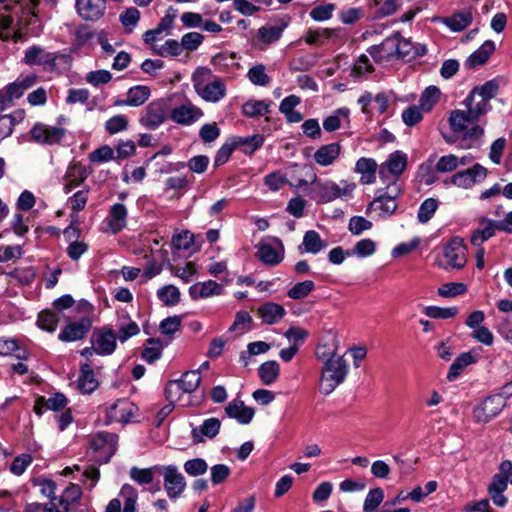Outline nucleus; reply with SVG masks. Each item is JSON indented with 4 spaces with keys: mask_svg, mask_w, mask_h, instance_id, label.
Wrapping results in <instances>:
<instances>
[{
    "mask_svg": "<svg viewBox=\"0 0 512 512\" xmlns=\"http://www.w3.org/2000/svg\"><path fill=\"white\" fill-rule=\"evenodd\" d=\"M315 354L323 361L319 380L320 392L329 395L345 381L349 371L348 363L344 356L336 354V348L326 349L325 346H318Z\"/></svg>",
    "mask_w": 512,
    "mask_h": 512,
    "instance_id": "1",
    "label": "nucleus"
},
{
    "mask_svg": "<svg viewBox=\"0 0 512 512\" xmlns=\"http://www.w3.org/2000/svg\"><path fill=\"white\" fill-rule=\"evenodd\" d=\"M449 125L453 132L452 137H446L447 143H456L462 149L479 147L482 144L484 129L477 124L468 111L454 110L449 117Z\"/></svg>",
    "mask_w": 512,
    "mask_h": 512,
    "instance_id": "2",
    "label": "nucleus"
},
{
    "mask_svg": "<svg viewBox=\"0 0 512 512\" xmlns=\"http://www.w3.org/2000/svg\"><path fill=\"white\" fill-rule=\"evenodd\" d=\"M192 83L197 94L207 102H219L226 95L225 84L221 79H213L209 68L198 67L192 74Z\"/></svg>",
    "mask_w": 512,
    "mask_h": 512,
    "instance_id": "3",
    "label": "nucleus"
},
{
    "mask_svg": "<svg viewBox=\"0 0 512 512\" xmlns=\"http://www.w3.org/2000/svg\"><path fill=\"white\" fill-rule=\"evenodd\" d=\"M498 88V84L490 80L470 91L463 104L472 118L479 121L481 116L491 110L490 100L497 95Z\"/></svg>",
    "mask_w": 512,
    "mask_h": 512,
    "instance_id": "4",
    "label": "nucleus"
},
{
    "mask_svg": "<svg viewBox=\"0 0 512 512\" xmlns=\"http://www.w3.org/2000/svg\"><path fill=\"white\" fill-rule=\"evenodd\" d=\"M512 394V383L505 385L500 394L485 398L473 410V419L476 423L486 424L498 416L506 406V398Z\"/></svg>",
    "mask_w": 512,
    "mask_h": 512,
    "instance_id": "5",
    "label": "nucleus"
},
{
    "mask_svg": "<svg viewBox=\"0 0 512 512\" xmlns=\"http://www.w3.org/2000/svg\"><path fill=\"white\" fill-rule=\"evenodd\" d=\"M401 192L402 188L398 183H389L385 191H378V195L369 203L366 213L375 211L379 217H390L398 207L396 199L400 196Z\"/></svg>",
    "mask_w": 512,
    "mask_h": 512,
    "instance_id": "6",
    "label": "nucleus"
},
{
    "mask_svg": "<svg viewBox=\"0 0 512 512\" xmlns=\"http://www.w3.org/2000/svg\"><path fill=\"white\" fill-rule=\"evenodd\" d=\"M355 189L356 184L348 180L343 179L339 183L326 180L316 185L315 193L319 203H329L337 198L344 200L351 199Z\"/></svg>",
    "mask_w": 512,
    "mask_h": 512,
    "instance_id": "7",
    "label": "nucleus"
},
{
    "mask_svg": "<svg viewBox=\"0 0 512 512\" xmlns=\"http://www.w3.org/2000/svg\"><path fill=\"white\" fill-rule=\"evenodd\" d=\"M170 116V104L168 100L157 99L150 102L139 118L140 124L149 129L155 130L162 125Z\"/></svg>",
    "mask_w": 512,
    "mask_h": 512,
    "instance_id": "8",
    "label": "nucleus"
},
{
    "mask_svg": "<svg viewBox=\"0 0 512 512\" xmlns=\"http://www.w3.org/2000/svg\"><path fill=\"white\" fill-rule=\"evenodd\" d=\"M160 475L163 477V487L170 500L180 498L187 483L183 474L175 465H161Z\"/></svg>",
    "mask_w": 512,
    "mask_h": 512,
    "instance_id": "9",
    "label": "nucleus"
},
{
    "mask_svg": "<svg viewBox=\"0 0 512 512\" xmlns=\"http://www.w3.org/2000/svg\"><path fill=\"white\" fill-rule=\"evenodd\" d=\"M407 166V156L401 151L391 153L387 160L379 166V176L384 182H396Z\"/></svg>",
    "mask_w": 512,
    "mask_h": 512,
    "instance_id": "10",
    "label": "nucleus"
},
{
    "mask_svg": "<svg viewBox=\"0 0 512 512\" xmlns=\"http://www.w3.org/2000/svg\"><path fill=\"white\" fill-rule=\"evenodd\" d=\"M466 251L464 240L460 237H453L443 249L445 268L462 269L467 262Z\"/></svg>",
    "mask_w": 512,
    "mask_h": 512,
    "instance_id": "11",
    "label": "nucleus"
},
{
    "mask_svg": "<svg viewBox=\"0 0 512 512\" xmlns=\"http://www.w3.org/2000/svg\"><path fill=\"white\" fill-rule=\"evenodd\" d=\"M116 333L109 327L95 329L91 336V344L94 345L95 353L101 356L111 355L117 346Z\"/></svg>",
    "mask_w": 512,
    "mask_h": 512,
    "instance_id": "12",
    "label": "nucleus"
},
{
    "mask_svg": "<svg viewBox=\"0 0 512 512\" xmlns=\"http://www.w3.org/2000/svg\"><path fill=\"white\" fill-rule=\"evenodd\" d=\"M33 141L42 145H54L61 142L65 136V129L62 127L49 126L43 123H36L30 130Z\"/></svg>",
    "mask_w": 512,
    "mask_h": 512,
    "instance_id": "13",
    "label": "nucleus"
},
{
    "mask_svg": "<svg viewBox=\"0 0 512 512\" xmlns=\"http://www.w3.org/2000/svg\"><path fill=\"white\" fill-rule=\"evenodd\" d=\"M258 257L266 265L275 266L284 258V245L278 238H271L259 244Z\"/></svg>",
    "mask_w": 512,
    "mask_h": 512,
    "instance_id": "14",
    "label": "nucleus"
},
{
    "mask_svg": "<svg viewBox=\"0 0 512 512\" xmlns=\"http://www.w3.org/2000/svg\"><path fill=\"white\" fill-rule=\"evenodd\" d=\"M138 408L128 399H119L107 411L110 422L127 423L134 418Z\"/></svg>",
    "mask_w": 512,
    "mask_h": 512,
    "instance_id": "15",
    "label": "nucleus"
},
{
    "mask_svg": "<svg viewBox=\"0 0 512 512\" xmlns=\"http://www.w3.org/2000/svg\"><path fill=\"white\" fill-rule=\"evenodd\" d=\"M91 445L95 451L105 454L103 462L107 463L117 450L118 436L110 432H99L93 437Z\"/></svg>",
    "mask_w": 512,
    "mask_h": 512,
    "instance_id": "16",
    "label": "nucleus"
},
{
    "mask_svg": "<svg viewBox=\"0 0 512 512\" xmlns=\"http://www.w3.org/2000/svg\"><path fill=\"white\" fill-rule=\"evenodd\" d=\"M203 116V111L192 103H185L170 109L171 119L181 125H191Z\"/></svg>",
    "mask_w": 512,
    "mask_h": 512,
    "instance_id": "17",
    "label": "nucleus"
},
{
    "mask_svg": "<svg viewBox=\"0 0 512 512\" xmlns=\"http://www.w3.org/2000/svg\"><path fill=\"white\" fill-rule=\"evenodd\" d=\"M64 236L69 241V245L66 249L68 257L72 261H78L80 257L88 251V244L78 240L80 229L71 224L64 230Z\"/></svg>",
    "mask_w": 512,
    "mask_h": 512,
    "instance_id": "18",
    "label": "nucleus"
},
{
    "mask_svg": "<svg viewBox=\"0 0 512 512\" xmlns=\"http://www.w3.org/2000/svg\"><path fill=\"white\" fill-rule=\"evenodd\" d=\"M368 52L379 63L398 59L396 36L388 37L380 45L370 47Z\"/></svg>",
    "mask_w": 512,
    "mask_h": 512,
    "instance_id": "19",
    "label": "nucleus"
},
{
    "mask_svg": "<svg viewBox=\"0 0 512 512\" xmlns=\"http://www.w3.org/2000/svg\"><path fill=\"white\" fill-rule=\"evenodd\" d=\"M127 209L124 204L116 203L109 211L104 223L106 224L105 231L112 234H117L126 227L127 223Z\"/></svg>",
    "mask_w": 512,
    "mask_h": 512,
    "instance_id": "20",
    "label": "nucleus"
},
{
    "mask_svg": "<svg viewBox=\"0 0 512 512\" xmlns=\"http://www.w3.org/2000/svg\"><path fill=\"white\" fill-rule=\"evenodd\" d=\"M496 230H500V221L482 217L479 220V227L471 235V244L473 246H482L485 241L495 235Z\"/></svg>",
    "mask_w": 512,
    "mask_h": 512,
    "instance_id": "21",
    "label": "nucleus"
},
{
    "mask_svg": "<svg viewBox=\"0 0 512 512\" xmlns=\"http://www.w3.org/2000/svg\"><path fill=\"white\" fill-rule=\"evenodd\" d=\"M221 421L218 418H208L199 426L193 427L191 437L194 443H203L206 439L214 438L220 431Z\"/></svg>",
    "mask_w": 512,
    "mask_h": 512,
    "instance_id": "22",
    "label": "nucleus"
},
{
    "mask_svg": "<svg viewBox=\"0 0 512 512\" xmlns=\"http://www.w3.org/2000/svg\"><path fill=\"white\" fill-rule=\"evenodd\" d=\"M225 413L229 418L246 425L252 421L255 410L252 407L246 406L242 400L234 399L225 407Z\"/></svg>",
    "mask_w": 512,
    "mask_h": 512,
    "instance_id": "23",
    "label": "nucleus"
},
{
    "mask_svg": "<svg viewBox=\"0 0 512 512\" xmlns=\"http://www.w3.org/2000/svg\"><path fill=\"white\" fill-rule=\"evenodd\" d=\"M342 147L340 143L333 142L319 147L314 153V161L321 167L333 165L339 158Z\"/></svg>",
    "mask_w": 512,
    "mask_h": 512,
    "instance_id": "24",
    "label": "nucleus"
},
{
    "mask_svg": "<svg viewBox=\"0 0 512 512\" xmlns=\"http://www.w3.org/2000/svg\"><path fill=\"white\" fill-rule=\"evenodd\" d=\"M90 327V321L83 318L78 322H72L65 326V328L59 333L58 338L65 342L80 340L85 337Z\"/></svg>",
    "mask_w": 512,
    "mask_h": 512,
    "instance_id": "25",
    "label": "nucleus"
},
{
    "mask_svg": "<svg viewBox=\"0 0 512 512\" xmlns=\"http://www.w3.org/2000/svg\"><path fill=\"white\" fill-rule=\"evenodd\" d=\"M222 292L223 287L213 280L198 282L189 287V295L193 300L218 296L221 295Z\"/></svg>",
    "mask_w": 512,
    "mask_h": 512,
    "instance_id": "26",
    "label": "nucleus"
},
{
    "mask_svg": "<svg viewBox=\"0 0 512 512\" xmlns=\"http://www.w3.org/2000/svg\"><path fill=\"white\" fill-rule=\"evenodd\" d=\"M67 398L62 393H55L48 398L40 396L36 399L34 412L42 415L45 410L60 411L67 406Z\"/></svg>",
    "mask_w": 512,
    "mask_h": 512,
    "instance_id": "27",
    "label": "nucleus"
},
{
    "mask_svg": "<svg viewBox=\"0 0 512 512\" xmlns=\"http://www.w3.org/2000/svg\"><path fill=\"white\" fill-rule=\"evenodd\" d=\"M56 56L41 48L40 46L33 45L25 51L24 62L27 65H54Z\"/></svg>",
    "mask_w": 512,
    "mask_h": 512,
    "instance_id": "28",
    "label": "nucleus"
},
{
    "mask_svg": "<svg viewBox=\"0 0 512 512\" xmlns=\"http://www.w3.org/2000/svg\"><path fill=\"white\" fill-rule=\"evenodd\" d=\"M87 178L86 168L80 163H72L68 166L64 176V192L70 193Z\"/></svg>",
    "mask_w": 512,
    "mask_h": 512,
    "instance_id": "29",
    "label": "nucleus"
},
{
    "mask_svg": "<svg viewBox=\"0 0 512 512\" xmlns=\"http://www.w3.org/2000/svg\"><path fill=\"white\" fill-rule=\"evenodd\" d=\"M37 79L35 74L21 75L13 83L6 86L5 93L10 100L18 99L26 90L37 83Z\"/></svg>",
    "mask_w": 512,
    "mask_h": 512,
    "instance_id": "30",
    "label": "nucleus"
},
{
    "mask_svg": "<svg viewBox=\"0 0 512 512\" xmlns=\"http://www.w3.org/2000/svg\"><path fill=\"white\" fill-rule=\"evenodd\" d=\"M257 314L263 323L272 325L282 320L286 315V310L280 304L267 302L258 307Z\"/></svg>",
    "mask_w": 512,
    "mask_h": 512,
    "instance_id": "31",
    "label": "nucleus"
},
{
    "mask_svg": "<svg viewBox=\"0 0 512 512\" xmlns=\"http://www.w3.org/2000/svg\"><path fill=\"white\" fill-rule=\"evenodd\" d=\"M472 13L463 10L448 17H440L437 20L454 32H460L472 23Z\"/></svg>",
    "mask_w": 512,
    "mask_h": 512,
    "instance_id": "32",
    "label": "nucleus"
},
{
    "mask_svg": "<svg viewBox=\"0 0 512 512\" xmlns=\"http://www.w3.org/2000/svg\"><path fill=\"white\" fill-rule=\"evenodd\" d=\"M495 51V43L491 40L485 41L476 51H474L465 61L467 68H476L487 62L490 55Z\"/></svg>",
    "mask_w": 512,
    "mask_h": 512,
    "instance_id": "33",
    "label": "nucleus"
},
{
    "mask_svg": "<svg viewBox=\"0 0 512 512\" xmlns=\"http://www.w3.org/2000/svg\"><path fill=\"white\" fill-rule=\"evenodd\" d=\"M327 247V243L321 238L320 234L314 230H308L303 236L302 244L299 246L301 253L318 254Z\"/></svg>",
    "mask_w": 512,
    "mask_h": 512,
    "instance_id": "34",
    "label": "nucleus"
},
{
    "mask_svg": "<svg viewBox=\"0 0 512 512\" xmlns=\"http://www.w3.org/2000/svg\"><path fill=\"white\" fill-rule=\"evenodd\" d=\"M286 27L287 22L285 21H281L276 24L269 23L258 29L257 38L263 44H272L281 38Z\"/></svg>",
    "mask_w": 512,
    "mask_h": 512,
    "instance_id": "35",
    "label": "nucleus"
},
{
    "mask_svg": "<svg viewBox=\"0 0 512 512\" xmlns=\"http://www.w3.org/2000/svg\"><path fill=\"white\" fill-rule=\"evenodd\" d=\"M77 13L86 21H96L103 16L105 2H75Z\"/></svg>",
    "mask_w": 512,
    "mask_h": 512,
    "instance_id": "36",
    "label": "nucleus"
},
{
    "mask_svg": "<svg viewBox=\"0 0 512 512\" xmlns=\"http://www.w3.org/2000/svg\"><path fill=\"white\" fill-rule=\"evenodd\" d=\"M378 165L372 158L362 157L357 160L355 171L361 174L360 181L363 184H372L376 179Z\"/></svg>",
    "mask_w": 512,
    "mask_h": 512,
    "instance_id": "37",
    "label": "nucleus"
},
{
    "mask_svg": "<svg viewBox=\"0 0 512 512\" xmlns=\"http://www.w3.org/2000/svg\"><path fill=\"white\" fill-rule=\"evenodd\" d=\"M477 356L478 354L474 351L460 354L451 364L447 374V379L451 382L455 381L460 376L464 368L477 361Z\"/></svg>",
    "mask_w": 512,
    "mask_h": 512,
    "instance_id": "38",
    "label": "nucleus"
},
{
    "mask_svg": "<svg viewBox=\"0 0 512 512\" xmlns=\"http://www.w3.org/2000/svg\"><path fill=\"white\" fill-rule=\"evenodd\" d=\"M117 328V337L121 343L126 342L129 338L140 332L138 324L133 321L127 313L119 316Z\"/></svg>",
    "mask_w": 512,
    "mask_h": 512,
    "instance_id": "39",
    "label": "nucleus"
},
{
    "mask_svg": "<svg viewBox=\"0 0 512 512\" xmlns=\"http://www.w3.org/2000/svg\"><path fill=\"white\" fill-rule=\"evenodd\" d=\"M161 465H155L149 468L132 467L130 469V478L139 485L151 484L156 475H160Z\"/></svg>",
    "mask_w": 512,
    "mask_h": 512,
    "instance_id": "40",
    "label": "nucleus"
},
{
    "mask_svg": "<svg viewBox=\"0 0 512 512\" xmlns=\"http://www.w3.org/2000/svg\"><path fill=\"white\" fill-rule=\"evenodd\" d=\"M81 496V488L77 484H69L63 494L56 498L59 512H69L70 504L76 502Z\"/></svg>",
    "mask_w": 512,
    "mask_h": 512,
    "instance_id": "41",
    "label": "nucleus"
},
{
    "mask_svg": "<svg viewBox=\"0 0 512 512\" xmlns=\"http://www.w3.org/2000/svg\"><path fill=\"white\" fill-rule=\"evenodd\" d=\"M78 387L83 393H91L98 387V381L91 368V365L85 363L81 366V374L78 379Z\"/></svg>",
    "mask_w": 512,
    "mask_h": 512,
    "instance_id": "42",
    "label": "nucleus"
},
{
    "mask_svg": "<svg viewBox=\"0 0 512 512\" xmlns=\"http://www.w3.org/2000/svg\"><path fill=\"white\" fill-rule=\"evenodd\" d=\"M150 88L144 85L131 87L127 92V106L138 107L144 104L150 97Z\"/></svg>",
    "mask_w": 512,
    "mask_h": 512,
    "instance_id": "43",
    "label": "nucleus"
},
{
    "mask_svg": "<svg viewBox=\"0 0 512 512\" xmlns=\"http://www.w3.org/2000/svg\"><path fill=\"white\" fill-rule=\"evenodd\" d=\"M280 367L276 361H267L258 369L259 377L264 385L273 384L279 376Z\"/></svg>",
    "mask_w": 512,
    "mask_h": 512,
    "instance_id": "44",
    "label": "nucleus"
},
{
    "mask_svg": "<svg viewBox=\"0 0 512 512\" xmlns=\"http://www.w3.org/2000/svg\"><path fill=\"white\" fill-rule=\"evenodd\" d=\"M440 89L436 86L427 87L421 94L419 106L424 112H429L440 99Z\"/></svg>",
    "mask_w": 512,
    "mask_h": 512,
    "instance_id": "45",
    "label": "nucleus"
},
{
    "mask_svg": "<svg viewBox=\"0 0 512 512\" xmlns=\"http://www.w3.org/2000/svg\"><path fill=\"white\" fill-rule=\"evenodd\" d=\"M270 102L251 99L243 104V114L248 117L264 116L269 112Z\"/></svg>",
    "mask_w": 512,
    "mask_h": 512,
    "instance_id": "46",
    "label": "nucleus"
},
{
    "mask_svg": "<svg viewBox=\"0 0 512 512\" xmlns=\"http://www.w3.org/2000/svg\"><path fill=\"white\" fill-rule=\"evenodd\" d=\"M350 111L346 107L336 109L333 114L326 117L323 121V128L325 131L333 132L340 128L341 120H348Z\"/></svg>",
    "mask_w": 512,
    "mask_h": 512,
    "instance_id": "47",
    "label": "nucleus"
},
{
    "mask_svg": "<svg viewBox=\"0 0 512 512\" xmlns=\"http://www.w3.org/2000/svg\"><path fill=\"white\" fill-rule=\"evenodd\" d=\"M180 290L174 285H165L157 290L158 299L166 306H175L180 302Z\"/></svg>",
    "mask_w": 512,
    "mask_h": 512,
    "instance_id": "48",
    "label": "nucleus"
},
{
    "mask_svg": "<svg viewBox=\"0 0 512 512\" xmlns=\"http://www.w3.org/2000/svg\"><path fill=\"white\" fill-rule=\"evenodd\" d=\"M23 119L22 112H15L14 114L3 115L0 117V141L10 136L13 132L14 126Z\"/></svg>",
    "mask_w": 512,
    "mask_h": 512,
    "instance_id": "49",
    "label": "nucleus"
},
{
    "mask_svg": "<svg viewBox=\"0 0 512 512\" xmlns=\"http://www.w3.org/2000/svg\"><path fill=\"white\" fill-rule=\"evenodd\" d=\"M119 497L123 499L124 507L122 512H136V503L138 499V493L134 487L129 484L122 486Z\"/></svg>",
    "mask_w": 512,
    "mask_h": 512,
    "instance_id": "50",
    "label": "nucleus"
},
{
    "mask_svg": "<svg viewBox=\"0 0 512 512\" xmlns=\"http://www.w3.org/2000/svg\"><path fill=\"white\" fill-rule=\"evenodd\" d=\"M176 381L179 383L184 393H192L198 388L201 382V376L199 371L192 370L185 372L182 377Z\"/></svg>",
    "mask_w": 512,
    "mask_h": 512,
    "instance_id": "51",
    "label": "nucleus"
},
{
    "mask_svg": "<svg viewBox=\"0 0 512 512\" xmlns=\"http://www.w3.org/2000/svg\"><path fill=\"white\" fill-rule=\"evenodd\" d=\"M438 200L435 198H427L425 199L418 210L417 219L421 224H425L429 222L434 216L437 208H438Z\"/></svg>",
    "mask_w": 512,
    "mask_h": 512,
    "instance_id": "52",
    "label": "nucleus"
},
{
    "mask_svg": "<svg viewBox=\"0 0 512 512\" xmlns=\"http://www.w3.org/2000/svg\"><path fill=\"white\" fill-rule=\"evenodd\" d=\"M315 288V284L311 280H305L295 284L289 289L287 295L294 300H300L307 297Z\"/></svg>",
    "mask_w": 512,
    "mask_h": 512,
    "instance_id": "53",
    "label": "nucleus"
},
{
    "mask_svg": "<svg viewBox=\"0 0 512 512\" xmlns=\"http://www.w3.org/2000/svg\"><path fill=\"white\" fill-rule=\"evenodd\" d=\"M384 499V491L382 488L377 487L371 489L364 501V512H374Z\"/></svg>",
    "mask_w": 512,
    "mask_h": 512,
    "instance_id": "54",
    "label": "nucleus"
},
{
    "mask_svg": "<svg viewBox=\"0 0 512 512\" xmlns=\"http://www.w3.org/2000/svg\"><path fill=\"white\" fill-rule=\"evenodd\" d=\"M128 124H129V121L125 115H123V114L115 115L105 122V130L109 134L113 135V134L127 130Z\"/></svg>",
    "mask_w": 512,
    "mask_h": 512,
    "instance_id": "55",
    "label": "nucleus"
},
{
    "mask_svg": "<svg viewBox=\"0 0 512 512\" xmlns=\"http://www.w3.org/2000/svg\"><path fill=\"white\" fill-rule=\"evenodd\" d=\"M371 9L372 17L374 19H381L392 15L398 9V5L396 2H373Z\"/></svg>",
    "mask_w": 512,
    "mask_h": 512,
    "instance_id": "56",
    "label": "nucleus"
},
{
    "mask_svg": "<svg viewBox=\"0 0 512 512\" xmlns=\"http://www.w3.org/2000/svg\"><path fill=\"white\" fill-rule=\"evenodd\" d=\"M208 470L207 462L202 458H194L184 463V471L193 477L203 475Z\"/></svg>",
    "mask_w": 512,
    "mask_h": 512,
    "instance_id": "57",
    "label": "nucleus"
},
{
    "mask_svg": "<svg viewBox=\"0 0 512 512\" xmlns=\"http://www.w3.org/2000/svg\"><path fill=\"white\" fill-rule=\"evenodd\" d=\"M425 315L434 319H449L453 318L458 313L457 307L441 308L438 306H428L424 310Z\"/></svg>",
    "mask_w": 512,
    "mask_h": 512,
    "instance_id": "58",
    "label": "nucleus"
},
{
    "mask_svg": "<svg viewBox=\"0 0 512 512\" xmlns=\"http://www.w3.org/2000/svg\"><path fill=\"white\" fill-rule=\"evenodd\" d=\"M247 77L251 83L257 86H266L270 82V77L265 72V66L261 64L250 68Z\"/></svg>",
    "mask_w": 512,
    "mask_h": 512,
    "instance_id": "59",
    "label": "nucleus"
},
{
    "mask_svg": "<svg viewBox=\"0 0 512 512\" xmlns=\"http://www.w3.org/2000/svg\"><path fill=\"white\" fill-rule=\"evenodd\" d=\"M58 315L52 311H42L37 320L38 326L48 332H54L57 328Z\"/></svg>",
    "mask_w": 512,
    "mask_h": 512,
    "instance_id": "60",
    "label": "nucleus"
},
{
    "mask_svg": "<svg viewBox=\"0 0 512 512\" xmlns=\"http://www.w3.org/2000/svg\"><path fill=\"white\" fill-rule=\"evenodd\" d=\"M251 322L252 317L247 311H239L236 314L235 320L229 330L237 332L238 334H243L250 329Z\"/></svg>",
    "mask_w": 512,
    "mask_h": 512,
    "instance_id": "61",
    "label": "nucleus"
},
{
    "mask_svg": "<svg viewBox=\"0 0 512 512\" xmlns=\"http://www.w3.org/2000/svg\"><path fill=\"white\" fill-rule=\"evenodd\" d=\"M459 167V158L454 154L445 155L439 158L435 169L440 173H448Z\"/></svg>",
    "mask_w": 512,
    "mask_h": 512,
    "instance_id": "62",
    "label": "nucleus"
},
{
    "mask_svg": "<svg viewBox=\"0 0 512 512\" xmlns=\"http://www.w3.org/2000/svg\"><path fill=\"white\" fill-rule=\"evenodd\" d=\"M375 251L376 243L369 238L361 239L355 244L353 248V254L359 258L371 256L375 253Z\"/></svg>",
    "mask_w": 512,
    "mask_h": 512,
    "instance_id": "63",
    "label": "nucleus"
},
{
    "mask_svg": "<svg viewBox=\"0 0 512 512\" xmlns=\"http://www.w3.org/2000/svg\"><path fill=\"white\" fill-rule=\"evenodd\" d=\"M373 224L362 216H353L349 219L348 230L353 235H360L364 231L370 230Z\"/></svg>",
    "mask_w": 512,
    "mask_h": 512,
    "instance_id": "64",
    "label": "nucleus"
}]
</instances>
